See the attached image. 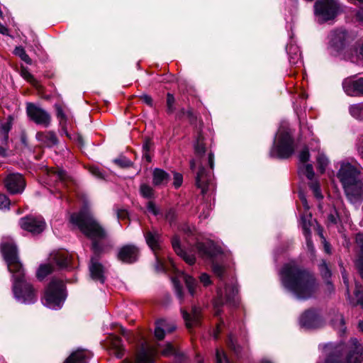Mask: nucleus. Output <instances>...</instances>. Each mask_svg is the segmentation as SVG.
<instances>
[{
    "instance_id": "obj_1",
    "label": "nucleus",
    "mask_w": 363,
    "mask_h": 363,
    "mask_svg": "<svg viewBox=\"0 0 363 363\" xmlns=\"http://www.w3.org/2000/svg\"><path fill=\"white\" fill-rule=\"evenodd\" d=\"M1 249L9 272L13 274V291L16 298L22 303L33 302L35 298V290L25 278L22 264L18 260L16 247L13 243L5 242L1 245Z\"/></svg>"
},
{
    "instance_id": "obj_2",
    "label": "nucleus",
    "mask_w": 363,
    "mask_h": 363,
    "mask_svg": "<svg viewBox=\"0 0 363 363\" xmlns=\"http://www.w3.org/2000/svg\"><path fill=\"white\" fill-rule=\"evenodd\" d=\"M281 278L284 286L300 299L311 297L318 289L313 275L301 269L294 262L284 266Z\"/></svg>"
},
{
    "instance_id": "obj_3",
    "label": "nucleus",
    "mask_w": 363,
    "mask_h": 363,
    "mask_svg": "<svg viewBox=\"0 0 363 363\" xmlns=\"http://www.w3.org/2000/svg\"><path fill=\"white\" fill-rule=\"evenodd\" d=\"M337 178L350 202L359 203L363 201V168L357 162H342Z\"/></svg>"
},
{
    "instance_id": "obj_4",
    "label": "nucleus",
    "mask_w": 363,
    "mask_h": 363,
    "mask_svg": "<svg viewBox=\"0 0 363 363\" xmlns=\"http://www.w3.org/2000/svg\"><path fill=\"white\" fill-rule=\"evenodd\" d=\"M70 221L76 225L86 236L94 241V250H96L98 247L96 240L105 239L107 237L106 230L100 225L88 211H82L79 213L72 214Z\"/></svg>"
},
{
    "instance_id": "obj_5",
    "label": "nucleus",
    "mask_w": 363,
    "mask_h": 363,
    "mask_svg": "<svg viewBox=\"0 0 363 363\" xmlns=\"http://www.w3.org/2000/svg\"><path fill=\"white\" fill-rule=\"evenodd\" d=\"M352 350L350 351L345 362L342 361V355L345 351L344 345H340L335 347L331 345L325 346V350L328 357L325 363H362L363 361V347L355 338L350 340Z\"/></svg>"
},
{
    "instance_id": "obj_6",
    "label": "nucleus",
    "mask_w": 363,
    "mask_h": 363,
    "mask_svg": "<svg viewBox=\"0 0 363 363\" xmlns=\"http://www.w3.org/2000/svg\"><path fill=\"white\" fill-rule=\"evenodd\" d=\"M294 150V140L291 130L286 127L279 128L270 152L271 156L285 159L291 157Z\"/></svg>"
},
{
    "instance_id": "obj_7",
    "label": "nucleus",
    "mask_w": 363,
    "mask_h": 363,
    "mask_svg": "<svg viewBox=\"0 0 363 363\" xmlns=\"http://www.w3.org/2000/svg\"><path fill=\"white\" fill-rule=\"evenodd\" d=\"M64 300L63 282L57 279H52L45 292V304L50 308H55L60 307Z\"/></svg>"
},
{
    "instance_id": "obj_8",
    "label": "nucleus",
    "mask_w": 363,
    "mask_h": 363,
    "mask_svg": "<svg viewBox=\"0 0 363 363\" xmlns=\"http://www.w3.org/2000/svg\"><path fill=\"white\" fill-rule=\"evenodd\" d=\"M315 14L319 21L323 22L334 18L338 11L337 0H318L314 5Z\"/></svg>"
},
{
    "instance_id": "obj_9",
    "label": "nucleus",
    "mask_w": 363,
    "mask_h": 363,
    "mask_svg": "<svg viewBox=\"0 0 363 363\" xmlns=\"http://www.w3.org/2000/svg\"><path fill=\"white\" fill-rule=\"evenodd\" d=\"M328 38L329 48L335 52L343 50L350 40L349 34L343 29L333 30L329 35Z\"/></svg>"
},
{
    "instance_id": "obj_10",
    "label": "nucleus",
    "mask_w": 363,
    "mask_h": 363,
    "mask_svg": "<svg viewBox=\"0 0 363 363\" xmlns=\"http://www.w3.org/2000/svg\"><path fill=\"white\" fill-rule=\"evenodd\" d=\"M26 113L29 118L36 124L43 127L49 126L51 117L45 110L32 103H28L26 104Z\"/></svg>"
},
{
    "instance_id": "obj_11",
    "label": "nucleus",
    "mask_w": 363,
    "mask_h": 363,
    "mask_svg": "<svg viewBox=\"0 0 363 363\" xmlns=\"http://www.w3.org/2000/svg\"><path fill=\"white\" fill-rule=\"evenodd\" d=\"M20 225L25 230L33 234H38L44 230L45 223L40 218L28 216L21 219Z\"/></svg>"
},
{
    "instance_id": "obj_12",
    "label": "nucleus",
    "mask_w": 363,
    "mask_h": 363,
    "mask_svg": "<svg viewBox=\"0 0 363 363\" xmlns=\"http://www.w3.org/2000/svg\"><path fill=\"white\" fill-rule=\"evenodd\" d=\"M196 185L201 189L203 194L213 192L215 189V184L209 172L201 167L196 176Z\"/></svg>"
},
{
    "instance_id": "obj_13",
    "label": "nucleus",
    "mask_w": 363,
    "mask_h": 363,
    "mask_svg": "<svg viewBox=\"0 0 363 363\" xmlns=\"http://www.w3.org/2000/svg\"><path fill=\"white\" fill-rule=\"evenodd\" d=\"M25 185V180L20 174H9L5 179V186L11 194L21 193L24 189Z\"/></svg>"
},
{
    "instance_id": "obj_14",
    "label": "nucleus",
    "mask_w": 363,
    "mask_h": 363,
    "mask_svg": "<svg viewBox=\"0 0 363 363\" xmlns=\"http://www.w3.org/2000/svg\"><path fill=\"white\" fill-rule=\"evenodd\" d=\"M238 291L237 286L235 284L226 286L223 291L220 289L218 291V298L214 302V307L217 308L223 305L224 301L226 303L234 302Z\"/></svg>"
},
{
    "instance_id": "obj_15",
    "label": "nucleus",
    "mask_w": 363,
    "mask_h": 363,
    "mask_svg": "<svg viewBox=\"0 0 363 363\" xmlns=\"http://www.w3.org/2000/svg\"><path fill=\"white\" fill-rule=\"evenodd\" d=\"M345 91L350 96H363V77L345 79L342 82Z\"/></svg>"
},
{
    "instance_id": "obj_16",
    "label": "nucleus",
    "mask_w": 363,
    "mask_h": 363,
    "mask_svg": "<svg viewBox=\"0 0 363 363\" xmlns=\"http://www.w3.org/2000/svg\"><path fill=\"white\" fill-rule=\"evenodd\" d=\"M138 249L133 245H126L123 246L118 252V259L123 262L133 263L135 262L138 257Z\"/></svg>"
},
{
    "instance_id": "obj_17",
    "label": "nucleus",
    "mask_w": 363,
    "mask_h": 363,
    "mask_svg": "<svg viewBox=\"0 0 363 363\" xmlns=\"http://www.w3.org/2000/svg\"><path fill=\"white\" fill-rule=\"evenodd\" d=\"M146 242L151 250L155 253L157 250H161L160 235L157 230L152 229L147 230L145 233Z\"/></svg>"
},
{
    "instance_id": "obj_18",
    "label": "nucleus",
    "mask_w": 363,
    "mask_h": 363,
    "mask_svg": "<svg viewBox=\"0 0 363 363\" xmlns=\"http://www.w3.org/2000/svg\"><path fill=\"white\" fill-rule=\"evenodd\" d=\"M183 318L185 320L186 325L188 328H191L199 324L201 317V309L199 307L194 306L191 313L189 314L186 311H182Z\"/></svg>"
},
{
    "instance_id": "obj_19",
    "label": "nucleus",
    "mask_w": 363,
    "mask_h": 363,
    "mask_svg": "<svg viewBox=\"0 0 363 363\" xmlns=\"http://www.w3.org/2000/svg\"><path fill=\"white\" fill-rule=\"evenodd\" d=\"M89 271L91 277L95 281H99L101 283H104L105 280L103 266L98 262L94 258L91 259V264L89 266Z\"/></svg>"
},
{
    "instance_id": "obj_20",
    "label": "nucleus",
    "mask_w": 363,
    "mask_h": 363,
    "mask_svg": "<svg viewBox=\"0 0 363 363\" xmlns=\"http://www.w3.org/2000/svg\"><path fill=\"white\" fill-rule=\"evenodd\" d=\"M199 254L203 257H211L218 252V249L213 242H198L196 245Z\"/></svg>"
},
{
    "instance_id": "obj_21",
    "label": "nucleus",
    "mask_w": 363,
    "mask_h": 363,
    "mask_svg": "<svg viewBox=\"0 0 363 363\" xmlns=\"http://www.w3.org/2000/svg\"><path fill=\"white\" fill-rule=\"evenodd\" d=\"M108 344L111 352L118 358H121L124 353V348L121 339L115 335L108 337Z\"/></svg>"
},
{
    "instance_id": "obj_22",
    "label": "nucleus",
    "mask_w": 363,
    "mask_h": 363,
    "mask_svg": "<svg viewBox=\"0 0 363 363\" xmlns=\"http://www.w3.org/2000/svg\"><path fill=\"white\" fill-rule=\"evenodd\" d=\"M36 138L41 145L46 147H52L57 143L56 135L53 132H38Z\"/></svg>"
},
{
    "instance_id": "obj_23",
    "label": "nucleus",
    "mask_w": 363,
    "mask_h": 363,
    "mask_svg": "<svg viewBox=\"0 0 363 363\" xmlns=\"http://www.w3.org/2000/svg\"><path fill=\"white\" fill-rule=\"evenodd\" d=\"M172 247L174 250L175 252L183 258V259L189 265H192L194 264L196 258L193 255H189L187 252H184L180 247L179 240L178 238L174 237L172 241Z\"/></svg>"
},
{
    "instance_id": "obj_24",
    "label": "nucleus",
    "mask_w": 363,
    "mask_h": 363,
    "mask_svg": "<svg viewBox=\"0 0 363 363\" xmlns=\"http://www.w3.org/2000/svg\"><path fill=\"white\" fill-rule=\"evenodd\" d=\"M170 180L169 174L162 169L156 168L152 172V183L155 186L166 185Z\"/></svg>"
},
{
    "instance_id": "obj_25",
    "label": "nucleus",
    "mask_w": 363,
    "mask_h": 363,
    "mask_svg": "<svg viewBox=\"0 0 363 363\" xmlns=\"http://www.w3.org/2000/svg\"><path fill=\"white\" fill-rule=\"evenodd\" d=\"M90 356L91 354L87 351L77 350L67 358L65 363H86V359H89Z\"/></svg>"
},
{
    "instance_id": "obj_26",
    "label": "nucleus",
    "mask_w": 363,
    "mask_h": 363,
    "mask_svg": "<svg viewBox=\"0 0 363 363\" xmlns=\"http://www.w3.org/2000/svg\"><path fill=\"white\" fill-rule=\"evenodd\" d=\"M51 259L60 267H65L68 266L70 262L68 252L65 251L57 252L52 254Z\"/></svg>"
},
{
    "instance_id": "obj_27",
    "label": "nucleus",
    "mask_w": 363,
    "mask_h": 363,
    "mask_svg": "<svg viewBox=\"0 0 363 363\" xmlns=\"http://www.w3.org/2000/svg\"><path fill=\"white\" fill-rule=\"evenodd\" d=\"M175 329L174 325L168 326L165 320H160L157 323L155 330V335L159 340L164 337L165 331L171 333Z\"/></svg>"
},
{
    "instance_id": "obj_28",
    "label": "nucleus",
    "mask_w": 363,
    "mask_h": 363,
    "mask_svg": "<svg viewBox=\"0 0 363 363\" xmlns=\"http://www.w3.org/2000/svg\"><path fill=\"white\" fill-rule=\"evenodd\" d=\"M13 118L9 116L6 122L1 123L0 125V134L1 136V142L3 145L7 143L9 139V133L12 127Z\"/></svg>"
},
{
    "instance_id": "obj_29",
    "label": "nucleus",
    "mask_w": 363,
    "mask_h": 363,
    "mask_svg": "<svg viewBox=\"0 0 363 363\" xmlns=\"http://www.w3.org/2000/svg\"><path fill=\"white\" fill-rule=\"evenodd\" d=\"M48 174L52 179L58 180L65 184L69 179L66 172L62 169H51L48 170Z\"/></svg>"
},
{
    "instance_id": "obj_30",
    "label": "nucleus",
    "mask_w": 363,
    "mask_h": 363,
    "mask_svg": "<svg viewBox=\"0 0 363 363\" xmlns=\"http://www.w3.org/2000/svg\"><path fill=\"white\" fill-rule=\"evenodd\" d=\"M53 271V267L51 264H41L36 273L38 279L42 280Z\"/></svg>"
},
{
    "instance_id": "obj_31",
    "label": "nucleus",
    "mask_w": 363,
    "mask_h": 363,
    "mask_svg": "<svg viewBox=\"0 0 363 363\" xmlns=\"http://www.w3.org/2000/svg\"><path fill=\"white\" fill-rule=\"evenodd\" d=\"M298 172L305 175L309 180H312L314 177V172L312 164H302L298 166Z\"/></svg>"
},
{
    "instance_id": "obj_32",
    "label": "nucleus",
    "mask_w": 363,
    "mask_h": 363,
    "mask_svg": "<svg viewBox=\"0 0 363 363\" xmlns=\"http://www.w3.org/2000/svg\"><path fill=\"white\" fill-rule=\"evenodd\" d=\"M314 319L315 313L313 311H308L301 315L300 322L306 327H311Z\"/></svg>"
},
{
    "instance_id": "obj_33",
    "label": "nucleus",
    "mask_w": 363,
    "mask_h": 363,
    "mask_svg": "<svg viewBox=\"0 0 363 363\" xmlns=\"http://www.w3.org/2000/svg\"><path fill=\"white\" fill-rule=\"evenodd\" d=\"M183 279L189 290V294L191 296H194L196 293V288L197 286L196 281L192 277L186 274H184Z\"/></svg>"
},
{
    "instance_id": "obj_34",
    "label": "nucleus",
    "mask_w": 363,
    "mask_h": 363,
    "mask_svg": "<svg viewBox=\"0 0 363 363\" xmlns=\"http://www.w3.org/2000/svg\"><path fill=\"white\" fill-rule=\"evenodd\" d=\"M302 220V228L305 235H311V226L312 225L311 215L303 216Z\"/></svg>"
},
{
    "instance_id": "obj_35",
    "label": "nucleus",
    "mask_w": 363,
    "mask_h": 363,
    "mask_svg": "<svg viewBox=\"0 0 363 363\" xmlns=\"http://www.w3.org/2000/svg\"><path fill=\"white\" fill-rule=\"evenodd\" d=\"M317 163L318 170L321 174H323L325 172V167L328 164V158L323 154L319 153L317 157Z\"/></svg>"
},
{
    "instance_id": "obj_36",
    "label": "nucleus",
    "mask_w": 363,
    "mask_h": 363,
    "mask_svg": "<svg viewBox=\"0 0 363 363\" xmlns=\"http://www.w3.org/2000/svg\"><path fill=\"white\" fill-rule=\"evenodd\" d=\"M363 112V104H354L350 107V113L356 118H360Z\"/></svg>"
},
{
    "instance_id": "obj_37",
    "label": "nucleus",
    "mask_w": 363,
    "mask_h": 363,
    "mask_svg": "<svg viewBox=\"0 0 363 363\" xmlns=\"http://www.w3.org/2000/svg\"><path fill=\"white\" fill-rule=\"evenodd\" d=\"M140 192L143 197L147 199H151L154 195L153 189L146 184L140 185Z\"/></svg>"
},
{
    "instance_id": "obj_38",
    "label": "nucleus",
    "mask_w": 363,
    "mask_h": 363,
    "mask_svg": "<svg viewBox=\"0 0 363 363\" xmlns=\"http://www.w3.org/2000/svg\"><path fill=\"white\" fill-rule=\"evenodd\" d=\"M16 55L18 56L23 61L27 64H31L32 60L30 57L26 54L25 50L22 47H17L14 50Z\"/></svg>"
},
{
    "instance_id": "obj_39",
    "label": "nucleus",
    "mask_w": 363,
    "mask_h": 363,
    "mask_svg": "<svg viewBox=\"0 0 363 363\" xmlns=\"http://www.w3.org/2000/svg\"><path fill=\"white\" fill-rule=\"evenodd\" d=\"M21 75L30 83L35 84L36 82L34 77L29 72L28 69L25 67H21Z\"/></svg>"
},
{
    "instance_id": "obj_40",
    "label": "nucleus",
    "mask_w": 363,
    "mask_h": 363,
    "mask_svg": "<svg viewBox=\"0 0 363 363\" xmlns=\"http://www.w3.org/2000/svg\"><path fill=\"white\" fill-rule=\"evenodd\" d=\"M174 103H175V99H174V96L172 94L168 93L167 95V112L169 113H172L174 111V110H175Z\"/></svg>"
},
{
    "instance_id": "obj_41",
    "label": "nucleus",
    "mask_w": 363,
    "mask_h": 363,
    "mask_svg": "<svg viewBox=\"0 0 363 363\" xmlns=\"http://www.w3.org/2000/svg\"><path fill=\"white\" fill-rule=\"evenodd\" d=\"M310 188L311 189V190L313 191V193L314 194V196L318 199H320L323 198V195L320 192V186H319V184L318 182H312L311 184H310Z\"/></svg>"
},
{
    "instance_id": "obj_42",
    "label": "nucleus",
    "mask_w": 363,
    "mask_h": 363,
    "mask_svg": "<svg viewBox=\"0 0 363 363\" xmlns=\"http://www.w3.org/2000/svg\"><path fill=\"white\" fill-rule=\"evenodd\" d=\"M216 363H229L225 352L222 350H217L216 353Z\"/></svg>"
},
{
    "instance_id": "obj_43",
    "label": "nucleus",
    "mask_w": 363,
    "mask_h": 363,
    "mask_svg": "<svg viewBox=\"0 0 363 363\" xmlns=\"http://www.w3.org/2000/svg\"><path fill=\"white\" fill-rule=\"evenodd\" d=\"M175 353V349L169 342L167 343L164 348L161 351L163 356L168 357Z\"/></svg>"
},
{
    "instance_id": "obj_44",
    "label": "nucleus",
    "mask_w": 363,
    "mask_h": 363,
    "mask_svg": "<svg viewBox=\"0 0 363 363\" xmlns=\"http://www.w3.org/2000/svg\"><path fill=\"white\" fill-rule=\"evenodd\" d=\"M310 157L309 151L307 148L303 149L299 154L298 158H299V164H306Z\"/></svg>"
},
{
    "instance_id": "obj_45",
    "label": "nucleus",
    "mask_w": 363,
    "mask_h": 363,
    "mask_svg": "<svg viewBox=\"0 0 363 363\" xmlns=\"http://www.w3.org/2000/svg\"><path fill=\"white\" fill-rule=\"evenodd\" d=\"M155 255L156 261H157V264L155 266L157 271H158V272L164 271V265L162 259L164 258V255H163L162 257H160V255L158 253H155Z\"/></svg>"
},
{
    "instance_id": "obj_46",
    "label": "nucleus",
    "mask_w": 363,
    "mask_h": 363,
    "mask_svg": "<svg viewBox=\"0 0 363 363\" xmlns=\"http://www.w3.org/2000/svg\"><path fill=\"white\" fill-rule=\"evenodd\" d=\"M10 201L9 198L4 194H0V208L9 209Z\"/></svg>"
},
{
    "instance_id": "obj_47",
    "label": "nucleus",
    "mask_w": 363,
    "mask_h": 363,
    "mask_svg": "<svg viewBox=\"0 0 363 363\" xmlns=\"http://www.w3.org/2000/svg\"><path fill=\"white\" fill-rule=\"evenodd\" d=\"M355 296L357 300V303L363 306V288L361 286H356Z\"/></svg>"
},
{
    "instance_id": "obj_48",
    "label": "nucleus",
    "mask_w": 363,
    "mask_h": 363,
    "mask_svg": "<svg viewBox=\"0 0 363 363\" xmlns=\"http://www.w3.org/2000/svg\"><path fill=\"white\" fill-rule=\"evenodd\" d=\"M114 162L117 165H118L121 167H130L131 164L130 161L125 157H120V158L116 159V160H114Z\"/></svg>"
},
{
    "instance_id": "obj_49",
    "label": "nucleus",
    "mask_w": 363,
    "mask_h": 363,
    "mask_svg": "<svg viewBox=\"0 0 363 363\" xmlns=\"http://www.w3.org/2000/svg\"><path fill=\"white\" fill-rule=\"evenodd\" d=\"M183 182V177L182 175L179 173H174V182L173 185L176 189L181 186Z\"/></svg>"
},
{
    "instance_id": "obj_50",
    "label": "nucleus",
    "mask_w": 363,
    "mask_h": 363,
    "mask_svg": "<svg viewBox=\"0 0 363 363\" xmlns=\"http://www.w3.org/2000/svg\"><path fill=\"white\" fill-rule=\"evenodd\" d=\"M212 267H213V272L217 276L221 277L223 274L225 269L222 265H220L218 263H213Z\"/></svg>"
},
{
    "instance_id": "obj_51",
    "label": "nucleus",
    "mask_w": 363,
    "mask_h": 363,
    "mask_svg": "<svg viewBox=\"0 0 363 363\" xmlns=\"http://www.w3.org/2000/svg\"><path fill=\"white\" fill-rule=\"evenodd\" d=\"M337 323H334L335 327L337 328L340 332L344 333L345 332V327L344 326V319L342 316L340 315L337 317Z\"/></svg>"
},
{
    "instance_id": "obj_52",
    "label": "nucleus",
    "mask_w": 363,
    "mask_h": 363,
    "mask_svg": "<svg viewBox=\"0 0 363 363\" xmlns=\"http://www.w3.org/2000/svg\"><path fill=\"white\" fill-rule=\"evenodd\" d=\"M140 99L143 102L145 103L147 105H148L150 106H152L153 101H152V99L150 96L147 95V94H143L140 96Z\"/></svg>"
},
{
    "instance_id": "obj_53",
    "label": "nucleus",
    "mask_w": 363,
    "mask_h": 363,
    "mask_svg": "<svg viewBox=\"0 0 363 363\" xmlns=\"http://www.w3.org/2000/svg\"><path fill=\"white\" fill-rule=\"evenodd\" d=\"M320 271L323 277L325 278L329 277L330 276V272L325 262L320 265Z\"/></svg>"
},
{
    "instance_id": "obj_54",
    "label": "nucleus",
    "mask_w": 363,
    "mask_h": 363,
    "mask_svg": "<svg viewBox=\"0 0 363 363\" xmlns=\"http://www.w3.org/2000/svg\"><path fill=\"white\" fill-rule=\"evenodd\" d=\"M147 207L149 212L152 213L155 216L158 214V210L153 202L149 201Z\"/></svg>"
},
{
    "instance_id": "obj_55",
    "label": "nucleus",
    "mask_w": 363,
    "mask_h": 363,
    "mask_svg": "<svg viewBox=\"0 0 363 363\" xmlns=\"http://www.w3.org/2000/svg\"><path fill=\"white\" fill-rule=\"evenodd\" d=\"M200 281L204 286H208L211 284L210 277L207 274H202L200 276Z\"/></svg>"
},
{
    "instance_id": "obj_56",
    "label": "nucleus",
    "mask_w": 363,
    "mask_h": 363,
    "mask_svg": "<svg viewBox=\"0 0 363 363\" xmlns=\"http://www.w3.org/2000/svg\"><path fill=\"white\" fill-rule=\"evenodd\" d=\"M117 216L120 220H125L128 218V212L125 209L117 210Z\"/></svg>"
},
{
    "instance_id": "obj_57",
    "label": "nucleus",
    "mask_w": 363,
    "mask_h": 363,
    "mask_svg": "<svg viewBox=\"0 0 363 363\" xmlns=\"http://www.w3.org/2000/svg\"><path fill=\"white\" fill-rule=\"evenodd\" d=\"M195 150H196V152L199 155L204 153L205 147H204L203 143L199 141L195 147Z\"/></svg>"
},
{
    "instance_id": "obj_58",
    "label": "nucleus",
    "mask_w": 363,
    "mask_h": 363,
    "mask_svg": "<svg viewBox=\"0 0 363 363\" xmlns=\"http://www.w3.org/2000/svg\"><path fill=\"white\" fill-rule=\"evenodd\" d=\"M174 281V286H175L177 295L179 298L182 299L183 294H182V288L177 282H176L175 281Z\"/></svg>"
},
{
    "instance_id": "obj_59",
    "label": "nucleus",
    "mask_w": 363,
    "mask_h": 363,
    "mask_svg": "<svg viewBox=\"0 0 363 363\" xmlns=\"http://www.w3.org/2000/svg\"><path fill=\"white\" fill-rule=\"evenodd\" d=\"M90 172L92 174L95 175L96 177H102V174L99 170V168L97 167H91L90 168Z\"/></svg>"
},
{
    "instance_id": "obj_60",
    "label": "nucleus",
    "mask_w": 363,
    "mask_h": 363,
    "mask_svg": "<svg viewBox=\"0 0 363 363\" xmlns=\"http://www.w3.org/2000/svg\"><path fill=\"white\" fill-rule=\"evenodd\" d=\"M228 345L229 347L231 348L232 350H233L235 352H238L237 350V348H236V346L235 344V341L232 337H229Z\"/></svg>"
},
{
    "instance_id": "obj_61",
    "label": "nucleus",
    "mask_w": 363,
    "mask_h": 363,
    "mask_svg": "<svg viewBox=\"0 0 363 363\" xmlns=\"http://www.w3.org/2000/svg\"><path fill=\"white\" fill-rule=\"evenodd\" d=\"M299 198H300V200L302 202V204H303L304 208L306 210H308L309 209V206L308 205V203H307V201H306V199L305 196L303 194H299Z\"/></svg>"
},
{
    "instance_id": "obj_62",
    "label": "nucleus",
    "mask_w": 363,
    "mask_h": 363,
    "mask_svg": "<svg viewBox=\"0 0 363 363\" xmlns=\"http://www.w3.org/2000/svg\"><path fill=\"white\" fill-rule=\"evenodd\" d=\"M310 235H305V237H306V245H307L308 250L311 251H313V245L312 241L311 240Z\"/></svg>"
},
{
    "instance_id": "obj_63",
    "label": "nucleus",
    "mask_w": 363,
    "mask_h": 363,
    "mask_svg": "<svg viewBox=\"0 0 363 363\" xmlns=\"http://www.w3.org/2000/svg\"><path fill=\"white\" fill-rule=\"evenodd\" d=\"M57 117L58 118H60L62 120H66V117H65V115L63 113V111L61 108H57Z\"/></svg>"
},
{
    "instance_id": "obj_64",
    "label": "nucleus",
    "mask_w": 363,
    "mask_h": 363,
    "mask_svg": "<svg viewBox=\"0 0 363 363\" xmlns=\"http://www.w3.org/2000/svg\"><path fill=\"white\" fill-rule=\"evenodd\" d=\"M208 164H209L210 167L211 169H213V155L212 153L208 154Z\"/></svg>"
}]
</instances>
